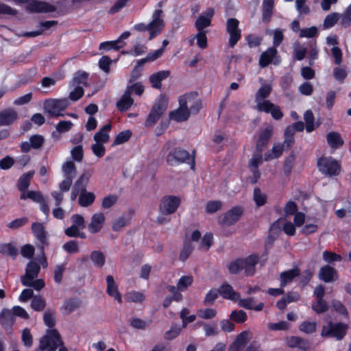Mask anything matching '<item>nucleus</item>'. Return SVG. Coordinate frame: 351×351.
Instances as JSON below:
<instances>
[{
	"instance_id": "ea45409f",
	"label": "nucleus",
	"mask_w": 351,
	"mask_h": 351,
	"mask_svg": "<svg viewBox=\"0 0 351 351\" xmlns=\"http://www.w3.org/2000/svg\"><path fill=\"white\" fill-rule=\"evenodd\" d=\"M271 92V86L269 84L262 86L256 92L255 101L256 104L262 103L261 100L269 97Z\"/></svg>"
},
{
	"instance_id": "6e6d98bb",
	"label": "nucleus",
	"mask_w": 351,
	"mask_h": 351,
	"mask_svg": "<svg viewBox=\"0 0 351 351\" xmlns=\"http://www.w3.org/2000/svg\"><path fill=\"white\" fill-rule=\"evenodd\" d=\"M262 152L263 151L256 150L255 151L254 155L249 162L250 168H258L260 165L263 162L262 158Z\"/></svg>"
},
{
	"instance_id": "6e6552de",
	"label": "nucleus",
	"mask_w": 351,
	"mask_h": 351,
	"mask_svg": "<svg viewBox=\"0 0 351 351\" xmlns=\"http://www.w3.org/2000/svg\"><path fill=\"white\" fill-rule=\"evenodd\" d=\"M239 25V21L235 18H230L227 20L226 32L230 35L228 45L231 48H233L241 38V30Z\"/></svg>"
},
{
	"instance_id": "f3484780",
	"label": "nucleus",
	"mask_w": 351,
	"mask_h": 351,
	"mask_svg": "<svg viewBox=\"0 0 351 351\" xmlns=\"http://www.w3.org/2000/svg\"><path fill=\"white\" fill-rule=\"evenodd\" d=\"M105 219V216L101 213H97L93 214L87 227L88 231L91 234L99 232L104 226Z\"/></svg>"
},
{
	"instance_id": "412c9836",
	"label": "nucleus",
	"mask_w": 351,
	"mask_h": 351,
	"mask_svg": "<svg viewBox=\"0 0 351 351\" xmlns=\"http://www.w3.org/2000/svg\"><path fill=\"white\" fill-rule=\"evenodd\" d=\"M15 322V317L10 309L3 308L0 313V324L5 329H10Z\"/></svg>"
},
{
	"instance_id": "72a5a7b5",
	"label": "nucleus",
	"mask_w": 351,
	"mask_h": 351,
	"mask_svg": "<svg viewBox=\"0 0 351 351\" xmlns=\"http://www.w3.org/2000/svg\"><path fill=\"white\" fill-rule=\"evenodd\" d=\"M169 75V71H160L152 74L149 77V81L154 88L159 89L161 88V81L166 79Z\"/></svg>"
},
{
	"instance_id": "37998d69",
	"label": "nucleus",
	"mask_w": 351,
	"mask_h": 351,
	"mask_svg": "<svg viewBox=\"0 0 351 351\" xmlns=\"http://www.w3.org/2000/svg\"><path fill=\"white\" fill-rule=\"evenodd\" d=\"M194 246L189 240H185L183 247L180 253L179 258L182 261H185L193 251Z\"/></svg>"
},
{
	"instance_id": "7c9ffc66",
	"label": "nucleus",
	"mask_w": 351,
	"mask_h": 351,
	"mask_svg": "<svg viewBox=\"0 0 351 351\" xmlns=\"http://www.w3.org/2000/svg\"><path fill=\"white\" fill-rule=\"evenodd\" d=\"M80 306L81 301L79 299L71 298L64 302L61 310L63 313L68 315L79 308Z\"/></svg>"
},
{
	"instance_id": "052dcab7",
	"label": "nucleus",
	"mask_w": 351,
	"mask_h": 351,
	"mask_svg": "<svg viewBox=\"0 0 351 351\" xmlns=\"http://www.w3.org/2000/svg\"><path fill=\"white\" fill-rule=\"evenodd\" d=\"M213 243V235L210 233H206L201 240L199 250L207 251Z\"/></svg>"
},
{
	"instance_id": "4d7b16f0",
	"label": "nucleus",
	"mask_w": 351,
	"mask_h": 351,
	"mask_svg": "<svg viewBox=\"0 0 351 351\" xmlns=\"http://www.w3.org/2000/svg\"><path fill=\"white\" fill-rule=\"evenodd\" d=\"M207 31L197 32L194 38L197 40V45L201 49H206L208 46V40L206 37Z\"/></svg>"
},
{
	"instance_id": "4be33fe9",
	"label": "nucleus",
	"mask_w": 351,
	"mask_h": 351,
	"mask_svg": "<svg viewBox=\"0 0 351 351\" xmlns=\"http://www.w3.org/2000/svg\"><path fill=\"white\" fill-rule=\"evenodd\" d=\"M218 290L219 294L225 299L236 302L240 298V294L234 291L232 286L228 283H223Z\"/></svg>"
},
{
	"instance_id": "6ab92c4d",
	"label": "nucleus",
	"mask_w": 351,
	"mask_h": 351,
	"mask_svg": "<svg viewBox=\"0 0 351 351\" xmlns=\"http://www.w3.org/2000/svg\"><path fill=\"white\" fill-rule=\"evenodd\" d=\"M32 232L36 239L41 243L40 250H44L45 245H48L47 232L43 225L40 223H34L32 226Z\"/></svg>"
},
{
	"instance_id": "de8ad7c7",
	"label": "nucleus",
	"mask_w": 351,
	"mask_h": 351,
	"mask_svg": "<svg viewBox=\"0 0 351 351\" xmlns=\"http://www.w3.org/2000/svg\"><path fill=\"white\" fill-rule=\"evenodd\" d=\"M45 324L49 328H52L56 324V312L53 309H48L43 315Z\"/></svg>"
},
{
	"instance_id": "09e8293b",
	"label": "nucleus",
	"mask_w": 351,
	"mask_h": 351,
	"mask_svg": "<svg viewBox=\"0 0 351 351\" xmlns=\"http://www.w3.org/2000/svg\"><path fill=\"white\" fill-rule=\"evenodd\" d=\"M253 199L256 205L260 207L266 203L267 195L263 193L259 188H255L254 190Z\"/></svg>"
},
{
	"instance_id": "423d86ee",
	"label": "nucleus",
	"mask_w": 351,
	"mask_h": 351,
	"mask_svg": "<svg viewBox=\"0 0 351 351\" xmlns=\"http://www.w3.org/2000/svg\"><path fill=\"white\" fill-rule=\"evenodd\" d=\"M319 170L328 176H337L340 173V164L332 157L321 158L317 161Z\"/></svg>"
},
{
	"instance_id": "473e14b6",
	"label": "nucleus",
	"mask_w": 351,
	"mask_h": 351,
	"mask_svg": "<svg viewBox=\"0 0 351 351\" xmlns=\"http://www.w3.org/2000/svg\"><path fill=\"white\" fill-rule=\"evenodd\" d=\"M111 124H106L95 134L94 140L96 143H106L109 141L108 132L111 130Z\"/></svg>"
},
{
	"instance_id": "774afa93",
	"label": "nucleus",
	"mask_w": 351,
	"mask_h": 351,
	"mask_svg": "<svg viewBox=\"0 0 351 351\" xmlns=\"http://www.w3.org/2000/svg\"><path fill=\"white\" fill-rule=\"evenodd\" d=\"M242 269H243V263L242 262V259H237L232 261L228 266V270L230 273L232 274H236Z\"/></svg>"
},
{
	"instance_id": "f704fd0d",
	"label": "nucleus",
	"mask_w": 351,
	"mask_h": 351,
	"mask_svg": "<svg viewBox=\"0 0 351 351\" xmlns=\"http://www.w3.org/2000/svg\"><path fill=\"white\" fill-rule=\"evenodd\" d=\"M95 199V195L93 192L87 191L80 193L78 204L82 207H88L91 206Z\"/></svg>"
},
{
	"instance_id": "ddd939ff",
	"label": "nucleus",
	"mask_w": 351,
	"mask_h": 351,
	"mask_svg": "<svg viewBox=\"0 0 351 351\" xmlns=\"http://www.w3.org/2000/svg\"><path fill=\"white\" fill-rule=\"evenodd\" d=\"M256 109L260 112L271 113L272 117L277 120L280 119L283 116L280 108L269 100H265L263 103H258L256 105Z\"/></svg>"
},
{
	"instance_id": "cd10ccee",
	"label": "nucleus",
	"mask_w": 351,
	"mask_h": 351,
	"mask_svg": "<svg viewBox=\"0 0 351 351\" xmlns=\"http://www.w3.org/2000/svg\"><path fill=\"white\" fill-rule=\"evenodd\" d=\"M131 97V88H126L121 99L117 103V107L120 111L128 110L133 104Z\"/></svg>"
},
{
	"instance_id": "20e7f679",
	"label": "nucleus",
	"mask_w": 351,
	"mask_h": 351,
	"mask_svg": "<svg viewBox=\"0 0 351 351\" xmlns=\"http://www.w3.org/2000/svg\"><path fill=\"white\" fill-rule=\"evenodd\" d=\"M168 99L165 95H160L158 99L153 106L150 113L145 121L147 127L154 125L167 110Z\"/></svg>"
},
{
	"instance_id": "e433bc0d",
	"label": "nucleus",
	"mask_w": 351,
	"mask_h": 351,
	"mask_svg": "<svg viewBox=\"0 0 351 351\" xmlns=\"http://www.w3.org/2000/svg\"><path fill=\"white\" fill-rule=\"evenodd\" d=\"M72 126H73V123L70 121H60L56 127V131L52 132V137L56 140L59 139L60 136L58 134V132L62 133V132H68L71 128Z\"/></svg>"
},
{
	"instance_id": "49530a36",
	"label": "nucleus",
	"mask_w": 351,
	"mask_h": 351,
	"mask_svg": "<svg viewBox=\"0 0 351 351\" xmlns=\"http://www.w3.org/2000/svg\"><path fill=\"white\" fill-rule=\"evenodd\" d=\"M90 260L93 262L95 265L98 267H101L105 264V256L101 251H93L90 256Z\"/></svg>"
},
{
	"instance_id": "c85d7f7f",
	"label": "nucleus",
	"mask_w": 351,
	"mask_h": 351,
	"mask_svg": "<svg viewBox=\"0 0 351 351\" xmlns=\"http://www.w3.org/2000/svg\"><path fill=\"white\" fill-rule=\"evenodd\" d=\"M300 274L298 267L282 272L280 275V286L282 287L292 282V280Z\"/></svg>"
},
{
	"instance_id": "a878e982",
	"label": "nucleus",
	"mask_w": 351,
	"mask_h": 351,
	"mask_svg": "<svg viewBox=\"0 0 351 351\" xmlns=\"http://www.w3.org/2000/svg\"><path fill=\"white\" fill-rule=\"evenodd\" d=\"M91 175L90 171H85L75 182L73 188L80 191V193L86 191V186Z\"/></svg>"
},
{
	"instance_id": "864d4df0",
	"label": "nucleus",
	"mask_w": 351,
	"mask_h": 351,
	"mask_svg": "<svg viewBox=\"0 0 351 351\" xmlns=\"http://www.w3.org/2000/svg\"><path fill=\"white\" fill-rule=\"evenodd\" d=\"M283 148L282 145L280 144L274 145L271 150V153L265 154V160H269L280 157L282 154Z\"/></svg>"
},
{
	"instance_id": "a19ab883",
	"label": "nucleus",
	"mask_w": 351,
	"mask_h": 351,
	"mask_svg": "<svg viewBox=\"0 0 351 351\" xmlns=\"http://www.w3.org/2000/svg\"><path fill=\"white\" fill-rule=\"evenodd\" d=\"M196 324L203 327L205 335L207 337L216 336L219 334L217 326L215 323L213 324H208L204 322H198Z\"/></svg>"
},
{
	"instance_id": "0e129e2a",
	"label": "nucleus",
	"mask_w": 351,
	"mask_h": 351,
	"mask_svg": "<svg viewBox=\"0 0 351 351\" xmlns=\"http://www.w3.org/2000/svg\"><path fill=\"white\" fill-rule=\"evenodd\" d=\"M318 49L315 43L313 45H311L310 49H307L306 56L309 61V66H313L314 64V60L317 59L318 58Z\"/></svg>"
},
{
	"instance_id": "f257e3e1",
	"label": "nucleus",
	"mask_w": 351,
	"mask_h": 351,
	"mask_svg": "<svg viewBox=\"0 0 351 351\" xmlns=\"http://www.w3.org/2000/svg\"><path fill=\"white\" fill-rule=\"evenodd\" d=\"M62 338L59 332L54 329H49L47 334L39 341V346L35 351H56L58 345H61Z\"/></svg>"
},
{
	"instance_id": "dca6fc26",
	"label": "nucleus",
	"mask_w": 351,
	"mask_h": 351,
	"mask_svg": "<svg viewBox=\"0 0 351 351\" xmlns=\"http://www.w3.org/2000/svg\"><path fill=\"white\" fill-rule=\"evenodd\" d=\"M318 276L321 280L325 282H335L339 277L337 271L328 265H324L320 268Z\"/></svg>"
},
{
	"instance_id": "69168bd1",
	"label": "nucleus",
	"mask_w": 351,
	"mask_h": 351,
	"mask_svg": "<svg viewBox=\"0 0 351 351\" xmlns=\"http://www.w3.org/2000/svg\"><path fill=\"white\" fill-rule=\"evenodd\" d=\"M230 317L237 323H243L247 319V314L242 310L232 311Z\"/></svg>"
},
{
	"instance_id": "f8f14e48",
	"label": "nucleus",
	"mask_w": 351,
	"mask_h": 351,
	"mask_svg": "<svg viewBox=\"0 0 351 351\" xmlns=\"http://www.w3.org/2000/svg\"><path fill=\"white\" fill-rule=\"evenodd\" d=\"M281 59L278 55V51L275 47H269L263 52L259 59V66H268L270 64L278 65Z\"/></svg>"
},
{
	"instance_id": "680f3d73",
	"label": "nucleus",
	"mask_w": 351,
	"mask_h": 351,
	"mask_svg": "<svg viewBox=\"0 0 351 351\" xmlns=\"http://www.w3.org/2000/svg\"><path fill=\"white\" fill-rule=\"evenodd\" d=\"M132 136L130 130H125L120 132L115 138L113 145H120L128 141Z\"/></svg>"
},
{
	"instance_id": "13d9d810",
	"label": "nucleus",
	"mask_w": 351,
	"mask_h": 351,
	"mask_svg": "<svg viewBox=\"0 0 351 351\" xmlns=\"http://www.w3.org/2000/svg\"><path fill=\"white\" fill-rule=\"evenodd\" d=\"M312 308L316 313H322L328 311V305L324 299L317 300L316 303L312 305Z\"/></svg>"
},
{
	"instance_id": "58836bf2",
	"label": "nucleus",
	"mask_w": 351,
	"mask_h": 351,
	"mask_svg": "<svg viewBox=\"0 0 351 351\" xmlns=\"http://www.w3.org/2000/svg\"><path fill=\"white\" fill-rule=\"evenodd\" d=\"M0 253L15 258L18 254V250L12 243H3L0 245Z\"/></svg>"
},
{
	"instance_id": "c756f323",
	"label": "nucleus",
	"mask_w": 351,
	"mask_h": 351,
	"mask_svg": "<svg viewBox=\"0 0 351 351\" xmlns=\"http://www.w3.org/2000/svg\"><path fill=\"white\" fill-rule=\"evenodd\" d=\"M326 141L328 145L336 149L343 145V140L341 134L337 132H330L326 135Z\"/></svg>"
},
{
	"instance_id": "393cba45",
	"label": "nucleus",
	"mask_w": 351,
	"mask_h": 351,
	"mask_svg": "<svg viewBox=\"0 0 351 351\" xmlns=\"http://www.w3.org/2000/svg\"><path fill=\"white\" fill-rule=\"evenodd\" d=\"M17 117V112L13 109L9 108L0 112V126L12 123Z\"/></svg>"
},
{
	"instance_id": "b1692460",
	"label": "nucleus",
	"mask_w": 351,
	"mask_h": 351,
	"mask_svg": "<svg viewBox=\"0 0 351 351\" xmlns=\"http://www.w3.org/2000/svg\"><path fill=\"white\" fill-rule=\"evenodd\" d=\"M190 117V112L189 108L184 106H179L175 110L171 111L169 113V118L176 122H182L186 121Z\"/></svg>"
},
{
	"instance_id": "2f4dec72",
	"label": "nucleus",
	"mask_w": 351,
	"mask_h": 351,
	"mask_svg": "<svg viewBox=\"0 0 351 351\" xmlns=\"http://www.w3.org/2000/svg\"><path fill=\"white\" fill-rule=\"evenodd\" d=\"M34 171L23 173L18 180L17 187L20 191H25L30 184V181L34 175Z\"/></svg>"
},
{
	"instance_id": "9b49d317",
	"label": "nucleus",
	"mask_w": 351,
	"mask_h": 351,
	"mask_svg": "<svg viewBox=\"0 0 351 351\" xmlns=\"http://www.w3.org/2000/svg\"><path fill=\"white\" fill-rule=\"evenodd\" d=\"M243 211L242 207L235 206L221 216L219 222L223 226H230L239 220Z\"/></svg>"
},
{
	"instance_id": "e2e57ef3",
	"label": "nucleus",
	"mask_w": 351,
	"mask_h": 351,
	"mask_svg": "<svg viewBox=\"0 0 351 351\" xmlns=\"http://www.w3.org/2000/svg\"><path fill=\"white\" fill-rule=\"evenodd\" d=\"M118 197L115 195H108L104 197L101 202V208L108 209L113 206L117 202Z\"/></svg>"
},
{
	"instance_id": "a18cd8bd",
	"label": "nucleus",
	"mask_w": 351,
	"mask_h": 351,
	"mask_svg": "<svg viewBox=\"0 0 351 351\" xmlns=\"http://www.w3.org/2000/svg\"><path fill=\"white\" fill-rule=\"evenodd\" d=\"M340 19V15L337 12L328 14L324 21L323 28L329 29L333 27Z\"/></svg>"
},
{
	"instance_id": "bb28decb",
	"label": "nucleus",
	"mask_w": 351,
	"mask_h": 351,
	"mask_svg": "<svg viewBox=\"0 0 351 351\" xmlns=\"http://www.w3.org/2000/svg\"><path fill=\"white\" fill-rule=\"evenodd\" d=\"M106 281L108 294L121 303L122 302L121 295L118 291L117 285H116L113 277L110 275L107 276Z\"/></svg>"
},
{
	"instance_id": "f03ea898",
	"label": "nucleus",
	"mask_w": 351,
	"mask_h": 351,
	"mask_svg": "<svg viewBox=\"0 0 351 351\" xmlns=\"http://www.w3.org/2000/svg\"><path fill=\"white\" fill-rule=\"evenodd\" d=\"M69 105L68 99H49L44 102V110L49 117H62V113Z\"/></svg>"
},
{
	"instance_id": "4c0bfd02",
	"label": "nucleus",
	"mask_w": 351,
	"mask_h": 351,
	"mask_svg": "<svg viewBox=\"0 0 351 351\" xmlns=\"http://www.w3.org/2000/svg\"><path fill=\"white\" fill-rule=\"evenodd\" d=\"M197 98V93L196 92H191L189 94H186L180 97L179 98V105L180 106H184L185 108H189L192 105L195 101Z\"/></svg>"
},
{
	"instance_id": "5701e85b",
	"label": "nucleus",
	"mask_w": 351,
	"mask_h": 351,
	"mask_svg": "<svg viewBox=\"0 0 351 351\" xmlns=\"http://www.w3.org/2000/svg\"><path fill=\"white\" fill-rule=\"evenodd\" d=\"M259 258L257 255L252 254L245 259H242L245 274L247 276H252L256 270V265Z\"/></svg>"
},
{
	"instance_id": "aec40b11",
	"label": "nucleus",
	"mask_w": 351,
	"mask_h": 351,
	"mask_svg": "<svg viewBox=\"0 0 351 351\" xmlns=\"http://www.w3.org/2000/svg\"><path fill=\"white\" fill-rule=\"evenodd\" d=\"M272 134L273 128L271 126H267L265 130L261 132L256 143V149L263 151Z\"/></svg>"
},
{
	"instance_id": "a211bd4d",
	"label": "nucleus",
	"mask_w": 351,
	"mask_h": 351,
	"mask_svg": "<svg viewBox=\"0 0 351 351\" xmlns=\"http://www.w3.org/2000/svg\"><path fill=\"white\" fill-rule=\"evenodd\" d=\"M40 267V265L34 262L30 261L26 267L25 274L21 277V282L23 285H28V280H34L37 278Z\"/></svg>"
},
{
	"instance_id": "c9c22d12",
	"label": "nucleus",
	"mask_w": 351,
	"mask_h": 351,
	"mask_svg": "<svg viewBox=\"0 0 351 351\" xmlns=\"http://www.w3.org/2000/svg\"><path fill=\"white\" fill-rule=\"evenodd\" d=\"M88 77V73L80 71L75 73L74 77L72 81L71 82V85L72 86H78L80 85L86 86Z\"/></svg>"
},
{
	"instance_id": "7ed1b4c3",
	"label": "nucleus",
	"mask_w": 351,
	"mask_h": 351,
	"mask_svg": "<svg viewBox=\"0 0 351 351\" xmlns=\"http://www.w3.org/2000/svg\"><path fill=\"white\" fill-rule=\"evenodd\" d=\"M348 325L344 323H333L330 321L326 325L322 326L321 336L335 337L337 340H341L347 333Z\"/></svg>"
},
{
	"instance_id": "9d476101",
	"label": "nucleus",
	"mask_w": 351,
	"mask_h": 351,
	"mask_svg": "<svg viewBox=\"0 0 351 351\" xmlns=\"http://www.w3.org/2000/svg\"><path fill=\"white\" fill-rule=\"evenodd\" d=\"M180 203L178 197L169 195L162 198L159 210L162 215H171L176 212Z\"/></svg>"
},
{
	"instance_id": "39448f33",
	"label": "nucleus",
	"mask_w": 351,
	"mask_h": 351,
	"mask_svg": "<svg viewBox=\"0 0 351 351\" xmlns=\"http://www.w3.org/2000/svg\"><path fill=\"white\" fill-rule=\"evenodd\" d=\"M191 160L192 164L191 168H195V158L194 156H191L189 152L180 147L175 148L170 152L167 156V162L171 165L174 166L178 164L187 162L188 160Z\"/></svg>"
},
{
	"instance_id": "79ce46f5",
	"label": "nucleus",
	"mask_w": 351,
	"mask_h": 351,
	"mask_svg": "<svg viewBox=\"0 0 351 351\" xmlns=\"http://www.w3.org/2000/svg\"><path fill=\"white\" fill-rule=\"evenodd\" d=\"M123 48V45H119V41L110 40L105 41L100 43L99 49L103 51L114 50L118 51L120 49Z\"/></svg>"
},
{
	"instance_id": "1a4fd4ad",
	"label": "nucleus",
	"mask_w": 351,
	"mask_h": 351,
	"mask_svg": "<svg viewBox=\"0 0 351 351\" xmlns=\"http://www.w3.org/2000/svg\"><path fill=\"white\" fill-rule=\"evenodd\" d=\"M29 13H49L56 11V7L44 1L30 0L25 6Z\"/></svg>"
},
{
	"instance_id": "4468645a",
	"label": "nucleus",
	"mask_w": 351,
	"mask_h": 351,
	"mask_svg": "<svg viewBox=\"0 0 351 351\" xmlns=\"http://www.w3.org/2000/svg\"><path fill=\"white\" fill-rule=\"evenodd\" d=\"M214 14V9L213 8H209L207 9L205 15L201 14L197 18L195 22V27L197 32L206 31L204 29L211 25L212 18Z\"/></svg>"
},
{
	"instance_id": "8fccbe9b",
	"label": "nucleus",
	"mask_w": 351,
	"mask_h": 351,
	"mask_svg": "<svg viewBox=\"0 0 351 351\" xmlns=\"http://www.w3.org/2000/svg\"><path fill=\"white\" fill-rule=\"evenodd\" d=\"M304 119L306 122V130L307 132H311L317 126L314 124V115L311 110H306L304 114Z\"/></svg>"
},
{
	"instance_id": "603ef678",
	"label": "nucleus",
	"mask_w": 351,
	"mask_h": 351,
	"mask_svg": "<svg viewBox=\"0 0 351 351\" xmlns=\"http://www.w3.org/2000/svg\"><path fill=\"white\" fill-rule=\"evenodd\" d=\"M340 23L343 27L351 26V3L347 7L344 12L340 15Z\"/></svg>"
},
{
	"instance_id": "338daca9",
	"label": "nucleus",
	"mask_w": 351,
	"mask_h": 351,
	"mask_svg": "<svg viewBox=\"0 0 351 351\" xmlns=\"http://www.w3.org/2000/svg\"><path fill=\"white\" fill-rule=\"evenodd\" d=\"M222 207V202L219 200L209 201L206 206V211L208 213H214L220 210Z\"/></svg>"
},
{
	"instance_id": "c03bdc74",
	"label": "nucleus",
	"mask_w": 351,
	"mask_h": 351,
	"mask_svg": "<svg viewBox=\"0 0 351 351\" xmlns=\"http://www.w3.org/2000/svg\"><path fill=\"white\" fill-rule=\"evenodd\" d=\"M62 171L65 178L73 179L76 175V168L73 162L67 161L62 165Z\"/></svg>"
},
{
	"instance_id": "5fc2aeb1",
	"label": "nucleus",
	"mask_w": 351,
	"mask_h": 351,
	"mask_svg": "<svg viewBox=\"0 0 351 351\" xmlns=\"http://www.w3.org/2000/svg\"><path fill=\"white\" fill-rule=\"evenodd\" d=\"M189 310L188 308H183L180 313V317L182 320V327L185 328L188 324L193 322L196 319V315H192L188 316Z\"/></svg>"
},
{
	"instance_id": "0eeeda50",
	"label": "nucleus",
	"mask_w": 351,
	"mask_h": 351,
	"mask_svg": "<svg viewBox=\"0 0 351 351\" xmlns=\"http://www.w3.org/2000/svg\"><path fill=\"white\" fill-rule=\"evenodd\" d=\"M162 10L160 9H157L153 12L152 20L149 23H148L149 40H152L158 36L165 27V23L164 20L162 19Z\"/></svg>"
},
{
	"instance_id": "2eb2a0df",
	"label": "nucleus",
	"mask_w": 351,
	"mask_h": 351,
	"mask_svg": "<svg viewBox=\"0 0 351 351\" xmlns=\"http://www.w3.org/2000/svg\"><path fill=\"white\" fill-rule=\"evenodd\" d=\"M250 339V333L243 331L237 336L233 343L228 348V351H243Z\"/></svg>"
},
{
	"instance_id": "bf43d9fd",
	"label": "nucleus",
	"mask_w": 351,
	"mask_h": 351,
	"mask_svg": "<svg viewBox=\"0 0 351 351\" xmlns=\"http://www.w3.org/2000/svg\"><path fill=\"white\" fill-rule=\"evenodd\" d=\"M331 305L332 308L338 313L343 315L344 317L348 316L346 307L340 301L334 299L331 301Z\"/></svg>"
},
{
	"instance_id": "3c124183",
	"label": "nucleus",
	"mask_w": 351,
	"mask_h": 351,
	"mask_svg": "<svg viewBox=\"0 0 351 351\" xmlns=\"http://www.w3.org/2000/svg\"><path fill=\"white\" fill-rule=\"evenodd\" d=\"M46 306V301L40 295H35L31 303V307L36 311H42Z\"/></svg>"
}]
</instances>
